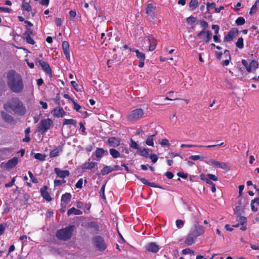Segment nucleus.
<instances>
[{"mask_svg": "<svg viewBox=\"0 0 259 259\" xmlns=\"http://www.w3.org/2000/svg\"><path fill=\"white\" fill-rule=\"evenodd\" d=\"M42 69L45 71L47 74H48L50 77H52V69L50 67V66H41Z\"/></svg>", "mask_w": 259, "mask_h": 259, "instance_id": "nucleus-37", "label": "nucleus"}, {"mask_svg": "<svg viewBox=\"0 0 259 259\" xmlns=\"http://www.w3.org/2000/svg\"><path fill=\"white\" fill-rule=\"evenodd\" d=\"M177 175L180 177H181L182 178H184V179H187V177H188V175L187 174H185L183 172H179L178 174H177Z\"/></svg>", "mask_w": 259, "mask_h": 259, "instance_id": "nucleus-60", "label": "nucleus"}, {"mask_svg": "<svg viewBox=\"0 0 259 259\" xmlns=\"http://www.w3.org/2000/svg\"><path fill=\"white\" fill-rule=\"evenodd\" d=\"M76 124V121L73 119H64L63 120V125L71 124V125H75Z\"/></svg>", "mask_w": 259, "mask_h": 259, "instance_id": "nucleus-35", "label": "nucleus"}, {"mask_svg": "<svg viewBox=\"0 0 259 259\" xmlns=\"http://www.w3.org/2000/svg\"><path fill=\"white\" fill-rule=\"evenodd\" d=\"M245 23V19L242 17H238L236 20V23L237 25H242Z\"/></svg>", "mask_w": 259, "mask_h": 259, "instance_id": "nucleus-42", "label": "nucleus"}, {"mask_svg": "<svg viewBox=\"0 0 259 259\" xmlns=\"http://www.w3.org/2000/svg\"><path fill=\"white\" fill-rule=\"evenodd\" d=\"M71 195L69 193H66L63 194L61 197V205H67L70 201Z\"/></svg>", "mask_w": 259, "mask_h": 259, "instance_id": "nucleus-20", "label": "nucleus"}, {"mask_svg": "<svg viewBox=\"0 0 259 259\" xmlns=\"http://www.w3.org/2000/svg\"><path fill=\"white\" fill-rule=\"evenodd\" d=\"M97 163L93 161H88L83 163L82 165V169H91L95 167Z\"/></svg>", "mask_w": 259, "mask_h": 259, "instance_id": "nucleus-24", "label": "nucleus"}, {"mask_svg": "<svg viewBox=\"0 0 259 259\" xmlns=\"http://www.w3.org/2000/svg\"><path fill=\"white\" fill-rule=\"evenodd\" d=\"M73 226H69L64 229L59 230L57 234V237L62 240H66L69 239L72 236Z\"/></svg>", "mask_w": 259, "mask_h": 259, "instance_id": "nucleus-5", "label": "nucleus"}, {"mask_svg": "<svg viewBox=\"0 0 259 259\" xmlns=\"http://www.w3.org/2000/svg\"><path fill=\"white\" fill-rule=\"evenodd\" d=\"M0 11L3 12L10 13L11 9L9 8L0 7Z\"/></svg>", "mask_w": 259, "mask_h": 259, "instance_id": "nucleus-57", "label": "nucleus"}, {"mask_svg": "<svg viewBox=\"0 0 259 259\" xmlns=\"http://www.w3.org/2000/svg\"><path fill=\"white\" fill-rule=\"evenodd\" d=\"M201 26L203 28L202 30H207L206 29L208 27V23L204 20H201L200 22Z\"/></svg>", "mask_w": 259, "mask_h": 259, "instance_id": "nucleus-46", "label": "nucleus"}, {"mask_svg": "<svg viewBox=\"0 0 259 259\" xmlns=\"http://www.w3.org/2000/svg\"><path fill=\"white\" fill-rule=\"evenodd\" d=\"M50 0H41L40 4L42 6H48L49 4Z\"/></svg>", "mask_w": 259, "mask_h": 259, "instance_id": "nucleus-63", "label": "nucleus"}, {"mask_svg": "<svg viewBox=\"0 0 259 259\" xmlns=\"http://www.w3.org/2000/svg\"><path fill=\"white\" fill-rule=\"evenodd\" d=\"M145 39H146V40L148 41L149 44V49L148 50L149 51H152L154 50L156 47L157 41V39L155 37H154L153 35L150 34L146 36Z\"/></svg>", "mask_w": 259, "mask_h": 259, "instance_id": "nucleus-7", "label": "nucleus"}, {"mask_svg": "<svg viewBox=\"0 0 259 259\" xmlns=\"http://www.w3.org/2000/svg\"><path fill=\"white\" fill-rule=\"evenodd\" d=\"M47 189V188L46 187H44L40 189V192L42 197L46 200L50 201L52 200V198L48 193Z\"/></svg>", "mask_w": 259, "mask_h": 259, "instance_id": "nucleus-23", "label": "nucleus"}, {"mask_svg": "<svg viewBox=\"0 0 259 259\" xmlns=\"http://www.w3.org/2000/svg\"><path fill=\"white\" fill-rule=\"evenodd\" d=\"M150 158L153 163H155L158 159V157H157V155L154 154L151 155V156H150Z\"/></svg>", "mask_w": 259, "mask_h": 259, "instance_id": "nucleus-61", "label": "nucleus"}, {"mask_svg": "<svg viewBox=\"0 0 259 259\" xmlns=\"http://www.w3.org/2000/svg\"><path fill=\"white\" fill-rule=\"evenodd\" d=\"M51 113L55 117L59 118L62 117L65 115V112L63 108L57 107L52 111Z\"/></svg>", "mask_w": 259, "mask_h": 259, "instance_id": "nucleus-13", "label": "nucleus"}, {"mask_svg": "<svg viewBox=\"0 0 259 259\" xmlns=\"http://www.w3.org/2000/svg\"><path fill=\"white\" fill-rule=\"evenodd\" d=\"M136 177L139 179L142 183H143V184H146V185H148V184L149 183V182H148V181L144 179V178H140L138 176H136Z\"/></svg>", "mask_w": 259, "mask_h": 259, "instance_id": "nucleus-62", "label": "nucleus"}, {"mask_svg": "<svg viewBox=\"0 0 259 259\" xmlns=\"http://www.w3.org/2000/svg\"><path fill=\"white\" fill-rule=\"evenodd\" d=\"M130 146L131 148L138 149V150L140 149L137 143L132 139L130 140Z\"/></svg>", "mask_w": 259, "mask_h": 259, "instance_id": "nucleus-43", "label": "nucleus"}, {"mask_svg": "<svg viewBox=\"0 0 259 259\" xmlns=\"http://www.w3.org/2000/svg\"><path fill=\"white\" fill-rule=\"evenodd\" d=\"M176 224L178 228H181L183 227L184 223L182 220H177L176 221Z\"/></svg>", "mask_w": 259, "mask_h": 259, "instance_id": "nucleus-48", "label": "nucleus"}, {"mask_svg": "<svg viewBox=\"0 0 259 259\" xmlns=\"http://www.w3.org/2000/svg\"><path fill=\"white\" fill-rule=\"evenodd\" d=\"M212 29L214 30V33L216 34H219L220 27L218 25H212L211 26Z\"/></svg>", "mask_w": 259, "mask_h": 259, "instance_id": "nucleus-50", "label": "nucleus"}, {"mask_svg": "<svg viewBox=\"0 0 259 259\" xmlns=\"http://www.w3.org/2000/svg\"><path fill=\"white\" fill-rule=\"evenodd\" d=\"M257 6L256 5H253L252 6V7L250 10L249 14L250 15L255 14L256 13V12L257 11Z\"/></svg>", "mask_w": 259, "mask_h": 259, "instance_id": "nucleus-52", "label": "nucleus"}, {"mask_svg": "<svg viewBox=\"0 0 259 259\" xmlns=\"http://www.w3.org/2000/svg\"><path fill=\"white\" fill-rule=\"evenodd\" d=\"M109 153L114 158H117L120 156V153L115 149H110L109 150Z\"/></svg>", "mask_w": 259, "mask_h": 259, "instance_id": "nucleus-32", "label": "nucleus"}, {"mask_svg": "<svg viewBox=\"0 0 259 259\" xmlns=\"http://www.w3.org/2000/svg\"><path fill=\"white\" fill-rule=\"evenodd\" d=\"M220 35L219 34H215L213 36V39L215 42H220L221 41V40L220 38Z\"/></svg>", "mask_w": 259, "mask_h": 259, "instance_id": "nucleus-58", "label": "nucleus"}, {"mask_svg": "<svg viewBox=\"0 0 259 259\" xmlns=\"http://www.w3.org/2000/svg\"><path fill=\"white\" fill-rule=\"evenodd\" d=\"M108 143L110 146L115 147L120 145V141L119 139L116 138L115 137H111L108 139Z\"/></svg>", "mask_w": 259, "mask_h": 259, "instance_id": "nucleus-19", "label": "nucleus"}, {"mask_svg": "<svg viewBox=\"0 0 259 259\" xmlns=\"http://www.w3.org/2000/svg\"><path fill=\"white\" fill-rule=\"evenodd\" d=\"M76 15V13L75 10H71L69 12V16L71 18H74Z\"/></svg>", "mask_w": 259, "mask_h": 259, "instance_id": "nucleus-64", "label": "nucleus"}, {"mask_svg": "<svg viewBox=\"0 0 259 259\" xmlns=\"http://www.w3.org/2000/svg\"><path fill=\"white\" fill-rule=\"evenodd\" d=\"M154 135L149 136L146 140V144L150 146L154 147V142H153V137Z\"/></svg>", "mask_w": 259, "mask_h": 259, "instance_id": "nucleus-34", "label": "nucleus"}, {"mask_svg": "<svg viewBox=\"0 0 259 259\" xmlns=\"http://www.w3.org/2000/svg\"><path fill=\"white\" fill-rule=\"evenodd\" d=\"M105 185H104L102 186L101 190H100V196L103 198V199H105Z\"/></svg>", "mask_w": 259, "mask_h": 259, "instance_id": "nucleus-53", "label": "nucleus"}, {"mask_svg": "<svg viewBox=\"0 0 259 259\" xmlns=\"http://www.w3.org/2000/svg\"><path fill=\"white\" fill-rule=\"evenodd\" d=\"M94 242L96 248L99 250H104L106 247L103 239L100 237H95Z\"/></svg>", "mask_w": 259, "mask_h": 259, "instance_id": "nucleus-12", "label": "nucleus"}, {"mask_svg": "<svg viewBox=\"0 0 259 259\" xmlns=\"http://www.w3.org/2000/svg\"><path fill=\"white\" fill-rule=\"evenodd\" d=\"M208 163L214 167H220L223 169L228 170L229 167L226 162H220L213 159L209 160Z\"/></svg>", "mask_w": 259, "mask_h": 259, "instance_id": "nucleus-9", "label": "nucleus"}, {"mask_svg": "<svg viewBox=\"0 0 259 259\" xmlns=\"http://www.w3.org/2000/svg\"><path fill=\"white\" fill-rule=\"evenodd\" d=\"M146 249L149 251L157 252L159 250V247L155 243L152 242L147 245Z\"/></svg>", "mask_w": 259, "mask_h": 259, "instance_id": "nucleus-22", "label": "nucleus"}, {"mask_svg": "<svg viewBox=\"0 0 259 259\" xmlns=\"http://www.w3.org/2000/svg\"><path fill=\"white\" fill-rule=\"evenodd\" d=\"M131 52H135L136 57L140 60H145V56L143 53L140 52L139 50H135L134 49H130Z\"/></svg>", "mask_w": 259, "mask_h": 259, "instance_id": "nucleus-27", "label": "nucleus"}, {"mask_svg": "<svg viewBox=\"0 0 259 259\" xmlns=\"http://www.w3.org/2000/svg\"><path fill=\"white\" fill-rule=\"evenodd\" d=\"M151 151L149 149L144 148L142 149L140 148L138 151V153L141 155V156L148 157L149 155V152Z\"/></svg>", "mask_w": 259, "mask_h": 259, "instance_id": "nucleus-30", "label": "nucleus"}, {"mask_svg": "<svg viewBox=\"0 0 259 259\" xmlns=\"http://www.w3.org/2000/svg\"><path fill=\"white\" fill-rule=\"evenodd\" d=\"M156 7L151 3L148 4L145 8L146 13L150 16L154 14Z\"/></svg>", "mask_w": 259, "mask_h": 259, "instance_id": "nucleus-15", "label": "nucleus"}, {"mask_svg": "<svg viewBox=\"0 0 259 259\" xmlns=\"http://www.w3.org/2000/svg\"><path fill=\"white\" fill-rule=\"evenodd\" d=\"M105 151L102 148H98L96 151V156L98 158H101Z\"/></svg>", "mask_w": 259, "mask_h": 259, "instance_id": "nucleus-41", "label": "nucleus"}, {"mask_svg": "<svg viewBox=\"0 0 259 259\" xmlns=\"http://www.w3.org/2000/svg\"><path fill=\"white\" fill-rule=\"evenodd\" d=\"M198 4V0H191L189 3V7L191 10H194L197 7Z\"/></svg>", "mask_w": 259, "mask_h": 259, "instance_id": "nucleus-36", "label": "nucleus"}, {"mask_svg": "<svg viewBox=\"0 0 259 259\" xmlns=\"http://www.w3.org/2000/svg\"><path fill=\"white\" fill-rule=\"evenodd\" d=\"M1 115L3 119L6 122H7L8 123H12L13 121V117L10 115L7 114V113L2 111L1 112Z\"/></svg>", "mask_w": 259, "mask_h": 259, "instance_id": "nucleus-26", "label": "nucleus"}, {"mask_svg": "<svg viewBox=\"0 0 259 259\" xmlns=\"http://www.w3.org/2000/svg\"><path fill=\"white\" fill-rule=\"evenodd\" d=\"M202 34H205V38L204 41L205 43H207L211 38L212 33L209 30H202L197 35V37L201 38L202 36Z\"/></svg>", "mask_w": 259, "mask_h": 259, "instance_id": "nucleus-14", "label": "nucleus"}, {"mask_svg": "<svg viewBox=\"0 0 259 259\" xmlns=\"http://www.w3.org/2000/svg\"><path fill=\"white\" fill-rule=\"evenodd\" d=\"M54 171L57 175L61 178H64L69 175V171L68 170H61L59 168H55Z\"/></svg>", "mask_w": 259, "mask_h": 259, "instance_id": "nucleus-18", "label": "nucleus"}, {"mask_svg": "<svg viewBox=\"0 0 259 259\" xmlns=\"http://www.w3.org/2000/svg\"><path fill=\"white\" fill-rule=\"evenodd\" d=\"M28 174L30 178L31 179V180H32L33 183H38L37 179L33 176L32 173L30 171H29Z\"/></svg>", "mask_w": 259, "mask_h": 259, "instance_id": "nucleus-47", "label": "nucleus"}, {"mask_svg": "<svg viewBox=\"0 0 259 259\" xmlns=\"http://www.w3.org/2000/svg\"><path fill=\"white\" fill-rule=\"evenodd\" d=\"M160 144L161 145V146H164V145H167V146H169L170 145V144L168 141L167 139H163L161 140V141L160 142Z\"/></svg>", "mask_w": 259, "mask_h": 259, "instance_id": "nucleus-55", "label": "nucleus"}, {"mask_svg": "<svg viewBox=\"0 0 259 259\" xmlns=\"http://www.w3.org/2000/svg\"><path fill=\"white\" fill-rule=\"evenodd\" d=\"M25 37V39L26 42L28 44L34 45L35 44L34 40L32 39L31 35H29L28 34H27V35H24Z\"/></svg>", "mask_w": 259, "mask_h": 259, "instance_id": "nucleus-40", "label": "nucleus"}, {"mask_svg": "<svg viewBox=\"0 0 259 259\" xmlns=\"http://www.w3.org/2000/svg\"><path fill=\"white\" fill-rule=\"evenodd\" d=\"M82 183L83 180L82 179H81L79 180H78V182L76 183L75 187L77 188L80 189L82 188Z\"/></svg>", "mask_w": 259, "mask_h": 259, "instance_id": "nucleus-59", "label": "nucleus"}, {"mask_svg": "<svg viewBox=\"0 0 259 259\" xmlns=\"http://www.w3.org/2000/svg\"><path fill=\"white\" fill-rule=\"evenodd\" d=\"M22 10L26 11L27 12H30L32 10L31 6L29 5V3L23 0L21 6Z\"/></svg>", "mask_w": 259, "mask_h": 259, "instance_id": "nucleus-29", "label": "nucleus"}, {"mask_svg": "<svg viewBox=\"0 0 259 259\" xmlns=\"http://www.w3.org/2000/svg\"><path fill=\"white\" fill-rule=\"evenodd\" d=\"M224 143H222L218 145H208L205 146L207 148H212V147H215L218 146H221L223 145ZM204 146L202 145H187V144H182L181 145V148H184V147H187V148H192V147H203Z\"/></svg>", "mask_w": 259, "mask_h": 259, "instance_id": "nucleus-21", "label": "nucleus"}, {"mask_svg": "<svg viewBox=\"0 0 259 259\" xmlns=\"http://www.w3.org/2000/svg\"><path fill=\"white\" fill-rule=\"evenodd\" d=\"M72 102L74 105V109L76 110L77 111H78L81 108V106L77 104L74 100H72Z\"/></svg>", "mask_w": 259, "mask_h": 259, "instance_id": "nucleus-56", "label": "nucleus"}, {"mask_svg": "<svg viewBox=\"0 0 259 259\" xmlns=\"http://www.w3.org/2000/svg\"><path fill=\"white\" fill-rule=\"evenodd\" d=\"M200 178L201 180L205 181L207 184L211 185L213 183L211 181V180L217 181L218 180V178L217 176L212 175V174H207L206 175L204 174H201L200 176Z\"/></svg>", "mask_w": 259, "mask_h": 259, "instance_id": "nucleus-10", "label": "nucleus"}, {"mask_svg": "<svg viewBox=\"0 0 259 259\" xmlns=\"http://www.w3.org/2000/svg\"><path fill=\"white\" fill-rule=\"evenodd\" d=\"M189 159L192 160H203V157L200 156V155H191L189 157Z\"/></svg>", "mask_w": 259, "mask_h": 259, "instance_id": "nucleus-45", "label": "nucleus"}, {"mask_svg": "<svg viewBox=\"0 0 259 259\" xmlns=\"http://www.w3.org/2000/svg\"><path fill=\"white\" fill-rule=\"evenodd\" d=\"M7 82L11 90L16 93H21L24 89L22 77L16 71L11 70L7 74Z\"/></svg>", "mask_w": 259, "mask_h": 259, "instance_id": "nucleus-1", "label": "nucleus"}, {"mask_svg": "<svg viewBox=\"0 0 259 259\" xmlns=\"http://www.w3.org/2000/svg\"><path fill=\"white\" fill-rule=\"evenodd\" d=\"M236 46L239 48L242 49L244 47L243 39L242 37H239L238 38L237 41L236 43Z\"/></svg>", "mask_w": 259, "mask_h": 259, "instance_id": "nucleus-38", "label": "nucleus"}, {"mask_svg": "<svg viewBox=\"0 0 259 259\" xmlns=\"http://www.w3.org/2000/svg\"><path fill=\"white\" fill-rule=\"evenodd\" d=\"M204 232L205 229L203 227L198 224H196L192 228L190 232L193 236L197 238V237L203 234Z\"/></svg>", "mask_w": 259, "mask_h": 259, "instance_id": "nucleus-8", "label": "nucleus"}, {"mask_svg": "<svg viewBox=\"0 0 259 259\" xmlns=\"http://www.w3.org/2000/svg\"><path fill=\"white\" fill-rule=\"evenodd\" d=\"M195 238H196V237L193 236L192 234L190 232V233L188 235L185 242L188 245H191L194 242V240Z\"/></svg>", "mask_w": 259, "mask_h": 259, "instance_id": "nucleus-25", "label": "nucleus"}, {"mask_svg": "<svg viewBox=\"0 0 259 259\" xmlns=\"http://www.w3.org/2000/svg\"><path fill=\"white\" fill-rule=\"evenodd\" d=\"M112 171V167L106 166L101 170V173L102 175H106Z\"/></svg>", "mask_w": 259, "mask_h": 259, "instance_id": "nucleus-33", "label": "nucleus"}, {"mask_svg": "<svg viewBox=\"0 0 259 259\" xmlns=\"http://www.w3.org/2000/svg\"><path fill=\"white\" fill-rule=\"evenodd\" d=\"M18 162V159L17 157H13L9 160L5 164V166L6 168H12L15 167Z\"/></svg>", "mask_w": 259, "mask_h": 259, "instance_id": "nucleus-17", "label": "nucleus"}, {"mask_svg": "<svg viewBox=\"0 0 259 259\" xmlns=\"http://www.w3.org/2000/svg\"><path fill=\"white\" fill-rule=\"evenodd\" d=\"M74 215H81L82 214V212L79 209H76L75 207H72L70 209H68L67 211V215L68 216L71 214Z\"/></svg>", "mask_w": 259, "mask_h": 259, "instance_id": "nucleus-28", "label": "nucleus"}, {"mask_svg": "<svg viewBox=\"0 0 259 259\" xmlns=\"http://www.w3.org/2000/svg\"><path fill=\"white\" fill-rule=\"evenodd\" d=\"M62 49L63 52L67 60H69L70 58L69 54V44L68 41H64L62 42Z\"/></svg>", "mask_w": 259, "mask_h": 259, "instance_id": "nucleus-16", "label": "nucleus"}, {"mask_svg": "<svg viewBox=\"0 0 259 259\" xmlns=\"http://www.w3.org/2000/svg\"><path fill=\"white\" fill-rule=\"evenodd\" d=\"M237 220L238 223H239L241 225H243L246 222V218L242 217V216L238 217Z\"/></svg>", "mask_w": 259, "mask_h": 259, "instance_id": "nucleus-44", "label": "nucleus"}, {"mask_svg": "<svg viewBox=\"0 0 259 259\" xmlns=\"http://www.w3.org/2000/svg\"><path fill=\"white\" fill-rule=\"evenodd\" d=\"M62 151L60 147H58L54 150L51 151L50 155L51 157H55L59 155V153Z\"/></svg>", "mask_w": 259, "mask_h": 259, "instance_id": "nucleus-31", "label": "nucleus"}, {"mask_svg": "<svg viewBox=\"0 0 259 259\" xmlns=\"http://www.w3.org/2000/svg\"><path fill=\"white\" fill-rule=\"evenodd\" d=\"M4 109L9 112H14L19 115H24L26 112L25 107L18 98H12L4 104Z\"/></svg>", "mask_w": 259, "mask_h": 259, "instance_id": "nucleus-2", "label": "nucleus"}, {"mask_svg": "<svg viewBox=\"0 0 259 259\" xmlns=\"http://www.w3.org/2000/svg\"><path fill=\"white\" fill-rule=\"evenodd\" d=\"M46 157V155L45 154H42L41 153H36V154H35L34 155V157L35 159L39 160L40 161L45 160Z\"/></svg>", "mask_w": 259, "mask_h": 259, "instance_id": "nucleus-39", "label": "nucleus"}, {"mask_svg": "<svg viewBox=\"0 0 259 259\" xmlns=\"http://www.w3.org/2000/svg\"><path fill=\"white\" fill-rule=\"evenodd\" d=\"M143 115V110L141 108H138L131 111L127 116V119L128 121H134L141 118Z\"/></svg>", "mask_w": 259, "mask_h": 259, "instance_id": "nucleus-6", "label": "nucleus"}, {"mask_svg": "<svg viewBox=\"0 0 259 259\" xmlns=\"http://www.w3.org/2000/svg\"><path fill=\"white\" fill-rule=\"evenodd\" d=\"M215 6H216V5H215V3H210L208 2L206 4V8H207V11H208L210 8H214V9L216 8Z\"/></svg>", "mask_w": 259, "mask_h": 259, "instance_id": "nucleus-49", "label": "nucleus"}, {"mask_svg": "<svg viewBox=\"0 0 259 259\" xmlns=\"http://www.w3.org/2000/svg\"><path fill=\"white\" fill-rule=\"evenodd\" d=\"M55 22L56 23V25L57 26H58V27L61 26V25H62V23L61 18H56L55 19Z\"/></svg>", "mask_w": 259, "mask_h": 259, "instance_id": "nucleus-54", "label": "nucleus"}, {"mask_svg": "<svg viewBox=\"0 0 259 259\" xmlns=\"http://www.w3.org/2000/svg\"><path fill=\"white\" fill-rule=\"evenodd\" d=\"M71 85L73 87L74 90L77 92H79L80 91V89L79 88L78 85L75 81H71Z\"/></svg>", "mask_w": 259, "mask_h": 259, "instance_id": "nucleus-51", "label": "nucleus"}, {"mask_svg": "<svg viewBox=\"0 0 259 259\" xmlns=\"http://www.w3.org/2000/svg\"><path fill=\"white\" fill-rule=\"evenodd\" d=\"M238 33V31L237 28H234L231 29L228 33L225 36L224 41H231L237 36Z\"/></svg>", "mask_w": 259, "mask_h": 259, "instance_id": "nucleus-11", "label": "nucleus"}, {"mask_svg": "<svg viewBox=\"0 0 259 259\" xmlns=\"http://www.w3.org/2000/svg\"><path fill=\"white\" fill-rule=\"evenodd\" d=\"M53 124V121L51 119L49 118L42 119L40 121L36 132L44 134L52 126Z\"/></svg>", "mask_w": 259, "mask_h": 259, "instance_id": "nucleus-4", "label": "nucleus"}, {"mask_svg": "<svg viewBox=\"0 0 259 259\" xmlns=\"http://www.w3.org/2000/svg\"><path fill=\"white\" fill-rule=\"evenodd\" d=\"M236 69L234 73L238 77H244L250 72H254L257 69V66H235Z\"/></svg>", "mask_w": 259, "mask_h": 259, "instance_id": "nucleus-3", "label": "nucleus"}]
</instances>
